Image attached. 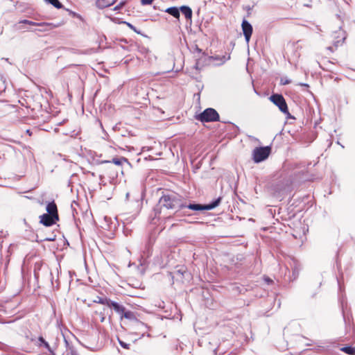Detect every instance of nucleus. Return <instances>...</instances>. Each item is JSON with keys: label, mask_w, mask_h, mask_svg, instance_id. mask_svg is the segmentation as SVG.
<instances>
[{"label": "nucleus", "mask_w": 355, "mask_h": 355, "mask_svg": "<svg viewBox=\"0 0 355 355\" xmlns=\"http://www.w3.org/2000/svg\"><path fill=\"white\" fill-rule=\"evenodd\" d=\"M222 198L218 197L214 200L209 204H199L195 202H189V204L184 203L183 200L180 198V196L171 192H167L164 193L159 200V205L161 207H165L167 209H180L184 208H188L193 211H205L211 210L218 207Z\"/></svg>", "instance_id": "obj_1"}, {"label": "nucleus", "mask_w": 355, "mask_h": 355, "mask_svg": "<svg viewBox=\"0 0 355 355\" xmlns=\"http://www.w3.org/2000/svg\"><path fill=\"white\" fill-rule=\"evenodd\" d=\"M269 99L277 107H278V108L282 113L286 115L287 118H293V116H292L291 114H290L287 103L282 94H273L270 96Z\"/></svg>", "instance_id": "obj_2"}, {"label": "nucleus", "mask_w": 355, "mask_h": 355, "mask_svg": "<svg viewBox=\"0 0 355 355\" xmlns=\"http://www.w3.org/2000/svg\"><path fill=\"white\" fill-rule=\"evenodd\" d=\"M271 153V147L269 146L257 147L253 150L252 158L255 163H260L266 160Z\"/></svg>", "instance_id": "obj_3"}, {"label": "nucleus", "mask_w": 355, "mask_h": 355, "mask_svg": "<svg viewBox=\"0 0 355 355\" xmlns=\"http://www.w3.org/2000/svg\"><path fill=\"white\" fill-rule=\"evenodd\" d=\"M220 119L218 113L214 108L205 109L198 116V120L201 122H215L218 121Z\"/></svg>", "instance_id": "obj_4"}, {"label": "nucleus", "mask_w": 355, "mask_h": 355, "mask_svg": "<svg viewBox=\"0 0 355 355\" xmlns=\"http://www.w3.org/2000/svg\"><path fill=\"white\" fill-rule=\"evenodd\" d=\"M293 179L292 178H284L277 184L275 186V191L281 194L290 192L293 189Z\"/></svg>", "instance_id": "obj_5"}, {"label": "nucleus", "mask_w": 355, "mask_h": 355, "mask_svg": "<svg viewBox=\"0 0 355 355\" xmlns=\"http://www.w3.org/2000/svg\"><path fill=\"white\" fill-rule=\"evenodd\" d=\"M332 37L334 39V46L338 47L341 46L345 42L347 37V33L341 28H339L338 31H336L332 33Z\"/></svg>", "instance_id": "obj_6"}, {"label": "nucleus", "mask_w": 355, "mask_h": 355, "mask_svg": "<svg viewBox=\"0 0 355 355\" xmlns=\"http://www.w3.org/2000/svg\"><path fill=\"white\" fill-rule=\"evenodd\" d=\"M40 223L46 227H50L56 223L59 220V216L44 214L40 216Z\"/></svg>", "instance_id": "obj_7"}, {"label": "nucleus", "mask_w": 355, "mask_h": 355, "mask_svg": "<svg viewBox=\"0 0 355 355\" xmlns=\"http://www.w3.org/2000/svg\"><path fill=\"white\" fill-rule=\"evenodd\" d=\"M241 27L245 40L246 42L248 43L253 31L252 26L248 21L244 19L242 21Z\"/></svg>", "instance_id": "obj_8"}, {"label": "nucleus", "mask_w": 355, "mask_h": 355, "mask_svg": "<svg viewBox=\"0 0 355 355\" xmlns=\"http://www.w3.org/2000/svg\"><path fill=\"white\" fill-rule=\"evenodd\" d=\"M21 24H27V25H31V26H41V27H46V26H51V24L37 23V22H34L32 21H29L28 19H23V20L19 21L17 24H16L15 25V29L19 31V30H22V29L25 28Z\"/></svg>", "instance_id": "obj_9"}, {"label": "nucleus", "mask_w": 355, "mask_h": 355, "mask_svg": "<svg viewBox=\"0 0 355 355\" xmlns=\"http://www.w3.org/2000/svg\"><path fill=\"white\" fill-rule=\"evenodd\" d=\"M123 318H125L130 320L135 321L136 323L138 324L139 326L146 327V324L139 321L136 318L135 313L131 311H127L126 309H125L124 312L123 313V314L121 317V319H122Z\"/></svg>", "instance_id": "obj_10"}, {"label": "nucleus", "mask_w": 355, "mask_h": 355, "mask_svg": "<svg viewBox=\"0 0 355 355\" xmlns=\"http://www.w3.org/2000/svg\"><path fill=\"white\" fill-rule=\"evenodd\" d=\"M108 307H110L112 309H113L114 310V311L118 313L119 315H120L121 316L122 315L123 313L124 312L125 308L119 304L118 302H114V301H110V304H108Z\"/></svg>", "instance_id": "obj_11"}, {"label": "nucleus", "mask_w": 355, "mask_h": 355, "mask_svg": "<svg viewBox=\"0 0 355 355\" xmlns=\"http://www.w3.org/2000/svg\"><path fill=\"white\" fill-rule=\"evenodd\" d=\"M154 242H155V239L153 236H150L148 237L147 241L146 242L145 249L143 251V253L144 254L145 256H146V257L150 256V250L154 244Z\"/></svg>", "instance_id": "obj_12"}, {"label": "nucleus", "mask_w": 355, "mask_h": 355, "mask_svg": "<svg viewBox=\"0 0 355 355\" xmlns=\"http://www.w3.org/2000/svg\"><path fill=\"white\" fill-rule=\"evenodd\" d=\"M46 209L47 211L46 214L58 216L57 205L54 201L49 202Z\"/></svg>", "instance_id": "obj_13"}, {"label": "nucleus", "mask_w": 355, "mask_h": 355, "mask_svg": "<svg viewBox=\"0 0 355 355\" xmlns=\"http://www.w3.org/2000/svg\"><path fill=\"white\" fill-rule=\"evenodd\" d=\"M116 1V0H98L96 1V5L98 8L103 9L112 6Z\"/></svg>", "instance_id": "obj_14"}, {"label": "nucleus", "mask_w": 355, "mask_h": 355, "mask_svg": "<svg viewBox=\"0 0 355 355\" xmlns=\"http://www.w3.org/2000/svg\"><path fill=\"white\" fill-rule=\"evenodd\" d=\"M182 12V13L185 16V18L187 19H191L192 17V10L190 7L187 6H182L180 8V12Z\"/></svg>", "instance_id": "obj_15"}, {"label": "nucleus", "mask_w": 355, "mask_h": 355, "mask_svg": "<svg viewBox=\"0 0 355 355\" xmlns=\"http://www.w3.org/2000/svg\"><path fill=\"white\" fill-rule=\"evenodd\" d=\"M165 12L177 19H179L180 15V8L175 7V6L166 8L165 10Z\"/></svg>", "instance_id": "obj_16"}, {"label": "nucleus", "mask_w": 355, "mask_h": 355, "mask_svg": "<svg viewBox=\"0 0 355 355\" xmlns=\"http://www.w3.org/2000/svg\"><path fill=\"white\" fill-rule=\"evenodd\" d=\"M128 162V159L125 157H114L112 159V161H107V160H105V161H102L101 162V163H113L117 166H120L122 164L123 162Z\"/></svg>", "instance_id": "obj_17"}, {"label": "nucleus", "mask_w": 355, "mask_h": 355, "mask_svg": "<svg viewBox=\"0 0 355 355\" xmlns=\"http://www.w3.org/2000/svg\"><path fill=\"white\" fill-rule=\"evenodd\" d=\"M37 344L40 347L46 349L49 352H53L49 344L45 340L42 336L38 338Z\"/></svg>", "instance_id": "obj_18"}, {"label": "nucleus", "mask_w": 355, "mask_h": 355, "mask_svg": "<svg viewBox=\"0 0 355 355\" xmlns=\"http://www.w3.org/2000/svg\"><path fill=\"white\" fill-rule=\"evenodd\" d=\"M340 351L349 355H355V347L352 346H345L340 348Z\"/></svg>", "instance_id": "obj_19"}, {"label": "nucleus", "mask_w": 355, "mask_h": 355, "mask_svg": "<svg viewBox=\"0 0 355 355\" xmlns=\"http://www.w3.org/2000/svg\"><path fill=\"white\" fill-rule=\"evenodd\" d=\"M209 60L213 59V60H220V62L218 63V64L220 65V64H223V63H225L227 60H230V55H228L227 57H226L225 55H223L222 57H220V56H215V57L211 56V57H209Z\"/></svg>", "instance_id": "obj_20"}, {"label": "nucleus", "mask_w": 355, "mask_h": 355, "mask_svg": "<svg viewBox=\"0 0 355 355\" xmlns=\"http://www.w3.org/2000/svg\"><path fill=\"white\" fill-rule=\"evenodd\" d=\"M110 301H111L110 299H108L107 297H98L97 300H94L95 302H97V303H99L101 304H105V305H107V306H108V304H110Z\"/></svg>", "instance_id": "obj_21"}, {"label": "nucleus", "mask_w": 355, "mask_h": 355, "mask_svg": "<svg viewBox=\"0 0 355 355\" xmlns=\"http://www.w3.org/2000/svg\"><path fill=\"white\" fill-rule=\"evenodd\" d=\"M48 3L53 5L56 8H61L62 7V4L60 2L59 0H44Z\"/></svg>", "instance_id": "obj_22"}, {"label": "nucleus", "mask_w": 355, "mask_h": 355, "mask_svg": "<svg viewBox=\"0 0 355 355\" xmlns=\"http://www.w3.org/2000/svg\"><path fill=\"white\" fill-rule=\"evenodd\" d=\"M42 265L40 263H36L34 267V274L36 278L39 277V270L41 269Z\"/></svg>", "instance_id": "obj_23"}, {"label": "nucleus", "mask_w": 355, "mask_h": 355, "mask_svg": "<svg viewBox=\"0 0 355 355\" xmlns=\"http://www.w3.org/2000/svg\"><path fill=\"white\" fill-rule=\"evenodd\" d=\"M299 276V270L295 267L292 271V276L290 277L291 281L295 280Z\"/></svg>", "instance_id": "obj_24"}, {"label": "nucleus", "mask_w": 355, "mask_h": 355, "mask_svg": "<svg viewBox=\"0 0 355 355\" xmlns=\"http://www.w3.org/2000/svg\"><path fill=\"white\" fill-rule=\"evenodd\" d=\"M125 1H121L120 2L117 6H116L114 8V10L115 11H119L125 5Z\"/></svg>", "instance_id": "obj_25"}, {"label": "nucleus", "mask_w": 355, "mask_h": 355, "mask_svg": "<svg viewBox=\"0 0 355 355\" xmlns=\"http://www.w3.org/2000/svg\"><path fill=\"white\" fill-rule=\"evenodd\" d=\"M119 344H120V345H121L123 348H124V349H128V348H129V346H130V345H129V344L125 343H124V342H123V341H121V340L119 341Z\"/></svg>", "instance_id": "obj_26"}, {"label": "nucleus", "mask_w": 355, "mask_h": 355, "mask_svg": "<svg viewBox=\"0 0 355 355\" xmlns=\"http://www.w3.org/2000/svg\"><path fill=\"white\" fill-rule=\"evenodd\" d=\"M153 1L154 0H141V2L143 5H149L152 3Z\"/></svg>", "instance_id": "obj_27"}, {"label": "nucleus", "mask_w": 355, "mask_h": 355, "mask_svg": "<svg viewBox=\"0 0 355 355\" xmlns=\"http://www.w3.org/2000/svg\"><path fill=\"white\" fill-rule=\"evenodd\" d=\"M126 24L128 25V27H130L132 30H133L135 32L139 33V32H138L137 30H136V28L132 25L131 24L128 23V22H125Z\"/></svg>", "instance_id": "obj_28"}, {"label": "nucleus", "mask_w": 355, "mask_h": 355, "mask_svg": "<svg viewBox=\"0 0 355 355\" xmlns=\"http://www.w3.org/2000/svg\"><path fill=\"white\" fill-rule=\"evenodd\" d=\"M291 81L290 80H288V79H286V80H284L283 78H282V79H281V83H282V85H288V84L291 83Z\"/></svg>", "instance_id": "obj_29"}, {"label": "nucleus", "mask_w": 355, "mask_h": 355, "mask_svg": "<svg viewBox=\"0 0 355 355\" xmlns=\"http://www.w3.org/2000/svg\"><path fill=\"white\" fill-rule=\"evenodd\" d=\"M136 325H137V327H136V328H137V329H138V330H141V331H143V330H144L145 329H147V328H148V327H147V325H146V327H141V326H139V325H138V324H137V323H136Z\"/></svg>", "instance_id": "obj_30"}, {"label": "nucleus", "mask_w": 355, "mask_h": 355, "mask_svg": "<svg viewBox=\"0 0 355 355\" xmlns=\"http://www.w3.org/2000/svg\"><path fill=\"white\" fill-rule=\"evenodd\" d=\"M155 216L158 217L159 218V216H157V215H159L161 214V211H159V212H157V209H155Z\"/></svg>", "instance_id": "obj_31"}, {"label": "nucleus", "mask_w": 355, "mask_h": 355, "mask_svg": "<svg viewBox=\"0 0 355 355\" xmlns=\"http://www.w3.org/2000/svg\"><path fill=\"white\" fill-rule=\"evenodd\" d=\"M196 51L198 53H201L202 50L199 49L198 46L196 47Z\"/></svg>", "instance_id": "obj_32"}, {"label": "nucleus", "mask_w": 355, "mask_h": 355, "mask_svg": "<svg viewBox=\"0 0 355 355\" xmlns=\"http://www.w3.org/2000/svg\"><path fill=\"white\" fill-rule=\"evenodd\" d=\"M67 355H78L76 352H71L70 354H68Z\"/></svg>", "instance_id": "obj_33"}, {"label": "nucleus", "mask_w": 355, "mask_h": 355, "mask_svg": "<svg viewBox=\"0 0 355 355\" xmlns=\"http://www.w3.org/2000/svg\"><path fill=\"white\" fill-rule=\"evenodd\" d=\"M297 43H298V42L293 44V46L295 47L296 49L299 48V46H297Z\"/></svg>", "instance_id": "obj_34"}, {"label": "nucleus", "mask_w": 355, "mask_h": 355, "mask_svg": "<svg viewBox=\"0 0 355 355\" xmlns=\"http://www.w3.org/2000/svg\"><path fill=\"white\" fill-rule=\"evenodd\" d=\"M46 30H47L46 28H42V29H39L38 31H45Z\"/></svg>", "instance_id": "obj_35"}, {"label": "nucleus", "mask_w": 355, "mask_h": 355, "mask_svg": "<svg viewBox=\"0 0 355 355\" xmlns=\"http://www.w3.org/2000/svg\"><path fill=\"white\" fill-rule=\"evenodd\" d=\"M337 144H339V145H340V146H341V147H342L343 148H344V146H343L342 144H340V143L339 141H337Z\"/></svg>", "instance_id": "obj_36"}, {"label": "nucleus", "mask_w": 355, "mask_h": 355, "mask_svg": "<svg viewBox=\"0 0 355 355\" xmlns=\"http://www.w3.org/2000/svg\"><path fill=\"white\" fill-rule=\"evenodd\" d=\"M198 64H199V62L198 61V62H196V68H198Z\"/></svg>", "instance_id": "obj_37"}, {"label": "nucleus", "mask_w": 355, "mask_h": 355, "mask_svg": "<svg viewBox=\"0 0 355 355\" xmlns=\"http://www.w3.org/2000/svg\"><path fill=\"white\" fill-rule=\"evenodd\" d=\"M299 56H300V54H298V53H296V54H295V57H296V58H298Z\"/></svg>", "instance_id": "obj_38"}, {"label": "nucleus", "mask_w": 355, "mask_h": 355, "mask_svg": "<svg viewBox=\"0 0 355 355\" xmlns=\"http://www.w3.org/2000/svg\"><path fill=\"white\" fill-rule=\"evenodd\" d=\"M128 196H129V193H128L126 194V198H128Z\"/></svg>", "instance_id": "obj_39"}, {"label": "nucleus", "mask_w": 355, "mask_h": 355, "mask_svg": "<svg viewBox=\"0 0 355 355\" xmlns=\"http://www.w3.org/2000/svg\"><path fill=\"white\" fill-rule=\"evenodd\" d=\"M27 132H28V134L30 135V130H27Z\"/></svg>", "instance_id": "obj_40"}, {"label": "nucleus", "mask_w": 355, "mask_h": 355, "mask_svg": "<svg viewBox=\"0 0 355 355\" xmlns=\"http://www.w3.org/2000/svg\"><path fill=\"white\" fill-rule=\"evenodd\" d=\"M147 336H148V337H150V334H147Z\"/></svg>", "instance_id": "obj_41"}]
</instances>
